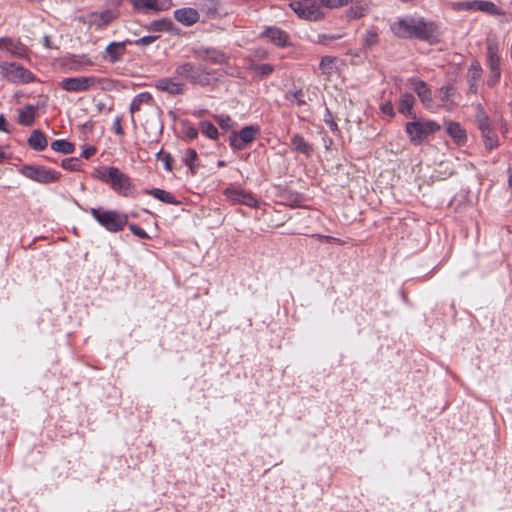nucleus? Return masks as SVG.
<instances>
[{
  "instance_id": "1",
  "label": "nucleus",
  "mask_w": 512,
  "mask_h": 512,
  "mask_svg": "<svg viewBox=\"0 0 512 512\" xmlns=\"http://www.w3.org/2000/svg\"><path fill=\"white\" fill-rule=\"evenodd\" d=\"M392 33L398 38H416L423 41H434L439 37V30L434 22H427L424 18L406 16L399 18L390 25Z\"/></svg>"
},
{
  "instance_id": "2",
  "label": "nucleus",
  "mask_w": 512,
  "mask_h": 512,
  "mask_svg": "<svg viewBox=\"0 0 512 512\" xmlns=\"http://www.w3.org/2000/svg\"><path fill=\"white\" fill-rule=\"evenodd\" d=\"M440 125L433 120L417 118L413 115L411 121L405 124V132L410 142L416 146L423 144L429 136L440 130Z\"/></svg>"
},
{
  "instance_id": "3",
  "label": "nucleus",
  "mask_w": 512,
  "mask_h": 512,
  "mask_svg": "<svg viewBox=\"0 0 512 512\" xmlns=\"http://www.w3.org/2000/svg\"><path fill=\"white\" fill-rule=\"evenodd\" d=\"M175 75L182 82L187 81L192 85L205 87L211 83L212 72L201 64L184 62L176 66Z\"/></svg>"
},
{
  "instance_id": "4",
  "label": "nucleus",
  "mask_w": 512,
  "mask_h": 512,
  "mask_svg": "<svg viewBox=\"0 0 512 512\" xmlns=\"http://www.w3.org/2000/svg\"><path fill=\"white\" fill-rule=\"evenodd\" d=\"M88 212L100 226L108 232L117 233L128 224V216L116 210H104L102 208H90Z\"/></svg>"
},
{
  "instance_id": "5",
  "label": "nucleus",
  "mask_w": 512,
  "mask_h": 512,
  "mask_svg": "<svg viewBox=\"0 0 512 512\" xmlns=\"http://www.w3.org/2000/svg\"><path fill=\"white\" fill-rule=\"evenodd\" d=\"M98 177L109 183L113 190L123 195L132 187L130 178L122 173L117 167H105L98 171Z\"/></svg>"
},
{
  "instance_id": "6",
  "label": "nucleus",
  "mask_w": 512,
  "mask_h": 512,
  "mask_svg": "<svg viewBox=\"0 0 512 512\" xmlns=\"http://www.w3.org/2000/svg\"><path fill=\"white\" fill-rule=\"evenodd\" d=\"M0 73L5 80L15 84H26L35 80L32 72L15 62H0Z\"/></svg>"
},
{
  "instance_id": "7",
  "label": "nucleus",
  "mask_w": 512,
  "mask_h": 512,
  "mask_svg": "<svg viewBox=\"0 0 512 512\" xmlns=\"http://www.w3.org/2000/svg\"><path fill=\"white\" fill-rule=\"evenodd\" d=\"M289 6L301 19L317 21L324 17L317 0H288Z\"/></svg>"
},
{
  "instance_id": "8",
  "label": "nucleus",
  "mask_w": 512,
  "mask_h": 512,
  "mask_svg": "<svg viewBox=\"0 0 512 512\" xmlns=\"http://www.w3.org/2000/svg\"><path fill=\"white\" fill-rule=\"evenodd\" d=\"M289 6L301 19L317 21L324 17L317 0H288Z\"/></svg>"
},
{
  "instance_id": "9",
  "label": "nucleus",
  "mask_w": 512,
  "mask_h": 512,
  "mask_svg": "<svg viewBox=\"0 0 512 512\" xmlns=\"http://www.w3.org/2000/svg\"><path fill=\"white\" fill-rule=\"evenodd\" d=\"M20 173L24 177L41 184L56 182L61 176L60 172L54 169L36 165H24L20 169Z\"/></svg>"
},
{
  "instance_id": "10",
  "label": "nucleus",
  "mask_w": 512,
  "mask_h": 512,
  "mask_svg": "<svg viewBox=\"0 0 512 512\" xmlns=\"http://www.w3.org/2000/svg\"><path fill=\"white\" fill-rule=\"evenodd\" d=\"M260 132L258 125H248L240 131H232L229 135V145L235 151L246 149Z\"/></svg>"
},
{
  "instance_id": "11",
  "label": "nucleus",
  "mask_w": 512,
  "mask_h": 512,
  "mask_svg": "<svg viewBox=\"0 0 512 512\" xmlns=\"http://www.w3.org/2000/svg\"><path fill=\"white\" fill-rule=\"evenodd\" d=\"M98 80L93 76L67 77L62 79L60 87L67 92H85L94 87Z\"/></svg>"
},
{
  "instance_id": "12",
  "label": "nucleus",
  "mask_w": 512,
  "mask_h": 512,
  "mask_svg": "<svg viewBox=\"0 0 512 512\" xmlns=\"http://www.w3.org/2000/svg\"><path fill=\"white\" fill-rule=\"evenodd\" d=\"M224 195L233 204H242L250 208H257L259 205L255 196L244 190L229 187L224 190Z\"/></svg>"
},
{
  "instance_id": "13",
  "label": "nucleus",
  "mask_w": 512,
  "mask_h": 512,
  "mask_svg": "<svg viewBox=\"0 0 512 512\" xmlns=\"http://www.w3.org/2000/svg\"><path fill=\"white\" fill-rule=\"evenodd\" d=\"M261 36L279 48L291 46L289 34L278 27H267L262 31Z\"/></svg>"
},
{
  "instance_id": "14",
  "label": "nucleus",
  "mask_w": 512,
  "mask_h": 512,
  "mask_svg": "<svg viewBox=\"0 0 512 512\" xmlns=\"http://www.w3.org/2000/svg\"><path fill=\"white\" fill-rule=\"evenodd\" d=\"M134 9L137 11L161 12L170 9L173 5L172 0H130Z\"/></svg>"
},
{
  "instance_id": "15",
  "label": "nucleus",
  "mask_w": 512,
  "mask_h": 512,
  "mask_svg": "<svg viewBox=\"0 0 512 512\" xmlns=\"http://www.w3.org/2000/svg\"><path fill=\"white\" fill-rule=\"evenodd\" d=\"M194 54L199 59L215 65H222L228 61L226 53L217 48L200 47L194 50Z\"/></svg>"
},
{
  "instance_id": "16",
  "label": "nucleus",
  "mask_w": 512,
  "mask_h": 512,
  "mask_svg": "<svg viewBox=\"0 0 512 512\" xmlns=\"http://www.w3.org/2000/svg\"><path fill=\"white\" fill-rule=\"evenodd\" d=\"M155 87L170 95H182L186 90L185 84L177 76L161 78L156 81Z\"/></svg>"
},
{
  "instance_id": "17",
  "label": "nucleus",
  "mask_w": 512,
  "mask_h": 512,
  "mask_svg": "<svg viewBox=\"0 0 512 512\" xmlns=\"http://www.w3.org/2000/svg\"><path fill=\"white\" fill-rule=\"evenodd\" d=\"M409 81L411 83L412 89L418 95L423 106L425 108L432 109L434 106V101L432 97V91L427 83L417 78H411Z\"/></svg>"
},
{
  "instance_id": "18",
  "label": "nucleus",
  "mask_w": 512,
  "mask_h": 512,
  "mask_svg": "<svg viewBox=\"0 0 512 512\" xmlns=\"http://www.w3.org/2000/svg\"><path fill=\"white\" fill-rule=\"evenodd\" d=\"M118 17L117 10L107 9L102 12H93L89 14L88 21L90 25L100 29L107 26Z\"/></svg>"
},
{
  "instance_id": "19",
  "label": "nucleus",
  "mask_w": 512,
  "mask_h": 512,
  "mask_svg": "<svg viewBox=\"0 0 512 512\" xmlns=\"http://www.w3.org/2000/svg\"><path fill=\"white\" fill-rule=\"evenodd\" d=\"M483 69L477 60L471 62L467 70L468 93L477 94L478 85L482 79Z\"/></svg>"
},
{
  "instance_id": "20",
  "label": "nucleus",
  "mask_w": 512,
  "mask_h": 512,
  "mask_svg": "<svg viewBox=\"0 0 512 512\" xmlns=\"http://www.w3.org/2000/svg\"><path fill=\"white\" fill-rule=\"evenodd\" d=\"M0 49L15 57H23L26 55V47L19 41L11 38H0Z\"/></svg>"
},
{
  "instance_id": "21",
  "label": "nucleus",
  "mask_w": 512,
  "mask_h": 512,
  "mask_svg": "<svg viewBox=\"0 0 512 512\" xmlns=\"http://www.w3.org/2000/svg\"><path fill=\"white\" fill-rule=\"evenodd\" d=\"M486 56L489 72L492 70H501V58L499 55V47L496 42H488L486 47Z\"/></svg>"
},
{
  "instance_id": "22",
  "label": "nucleus",
  "mask_w": 512,
  "mask_h": 512,
  "mask_svg": "<svg viewBox=\"0 0 512 512\" xmlns=\"http://www.w3.org/2000/svg\"><path fill=\"white\" fill-rule=\"evenodd\" d=\"M175 19L185 25L192 26L199 21V13L193 8H180L174 11Z\"/></svg>"
},
{
  "instance_id": "23",
  "label": "nucleus",
  "mask_w": 512,
  "mask_h": 512,
  "mask_svg": "<svg viewBox=\"0 0 512 512\" xmlns=\"http://www.w3.org/2000/svg\"><path fill=\"white\" fill-rule=\"evenodd\" d=\"M132 44V41L111 42L105 49L111 63L120 61L126 51V46Z\"/></svg>"
},
{
  "instance_id": "24",
  "label": "nucleus",
  "mask_w": 512,
  "mask_h": 512,
  "mask_svg": "<svg viewBox=\"0 0 512 512\" xmlns=\"http://www.w3.org/2000/svg\"><path fill=\"white\" fill-rule=\"evenodd\" d=\"M152 102H153V98L149 92H141V93L137 94L136 96H134V98L132 99L130 106H129V111L131 113V122L133 125L136 124L135 118L133 116L134 113L137 111H140L142 105H145V104L149 105Z\"/></svg>"
},
{
  "instance_id": "25",
  "label": "nucleus",
  "mask_w": 512,
  "mask_h": 512,
  "mask_svg": "<svg viewBox=\"0 0 512 512\" xmlns=\"http://www.w3.org/2000/svg\"><path fill=\"white\" fill-rule=\"evenodd\" d=\"M346 15L349 19H359L370 11V2L368 0H356L351 3Z\"/></svg>"
},
{
  "instance_id": "26",
  "label": "nucleus",
  "mask_w": 512,
  "mask_h": 512,
  "mask_svg": "<svg viewBox=\"0 0 512 512\" xmlns=\"http://www.w3.org/2000/svg\"><path fill=\"white\" fill-rule=\"evenodd\" d=\"M416 102V99L411 93H403L398 101V110L405 117L413 118L415 113L413 112V106Z\"/></svg>"
},
{
  "instance_id": "27",
  "label": "nucleus",
  "mask_w": 512,
  "mask_h": 512,
  "mask_svg": "<svg viewBox=\"0 0 512 512\" xmlns=\"http://www.w3.org/2000/svg\"><path fill=\"white\" fill-rule=\"evenodd\" d=\"M28 145L35 151H43L47 147V138L41 130H33L27 140Z\"/></svg>"
},
{
  "instance_id": "28",
  "label": "nucleus",
  "mask_w": 512,
  "mask_h": 512,
  "mask_svg": "<svg viewBox=\"0 0 512 512\" xmlns=\"http://www.w3.org/2000/svg\"><path fill=\"white\" fill-rule=\"evenodd\" d=\"M476 113H475V120L478 126V129L480 132H488V130L493 129L490 121V117L485 112L483 106L481 104H477L475 106Z\"/></svg>"
},
{
  "instance_id": "29",
  "label": "nucleus",
  "mask_w": 512,
  "mask_h": 512,
  "mask_svg": "<svg viewBox=\"0 0 512 512\" xmlns=\"http://www.w3.org/2000/svg\"><path fill=\"white\" fill-rule=\"evenodd\" d=\"M447 133L458 145H463L467 140L466 131L457 122H449L446 127Z\"/></svg>"
},
{
  "instance_id": "30",
  "label": "nucleus",
  "mask_w": 512,
  "mask_h": 512,
  "mask_svg": "<svg viewBox=\"0 0 512 512\" xmlns=\"http://www.w3.org/2000/svg\"><path fill=\"white\" fill-rule=\"evenodd\" d=\"M291 145L293 149L305 156H311L313 152V147L310 143H308L301 135L295 134L291 138Z\"/></svg>"
},
{
  "instance_id": "31",
  "label": "nucleus",
  "mask_w": 512,
  "mask_h": 512,
  "mask_svg": "<svg viewBox=\"0 0 512 512\" xmlns=\"http://www.w3.org/2000/svg\"><path fill=\"white\" fill-rule=\"evenodd\" d=\"M35 120V107L31 104L26 105L19 111L18 122L26 127L31 126Z\"/></svg>"
},
{
  "instance_id": "32",
  "label": "nucleus",
  "mask_w": 512,
  "mask_h": 512,
  "mask_svg": "<svg viewBox=\"0 0 512 512\" xmlns=\"http://www.w3.org/2000/svg\"><path fill=\"white\" fill-rule=\"evenodd\" d=\"M474 11H481L489 15H500V9L488 0H474Z\"/></svg>"
},
{
  "instance_id": "33",
  "label": "nucleus",
  "mask_w": 512,
  "mask_h": 512,
  "mask_svg": "<svg viewBox=\"0 0 512 512\" xmlns=\"http://www.w3.org/2000/svg\"><path fill=\"white\" fill-rule=\"evenodd\" d=\"M147 193L156 198L157 200L167 204L178 205L180 203L178 200L175 199V197L171 193L163 189L153 188L149 190Z\"/></svg>"
},
{
  "instance_id": "34",
  "label": "nucleus",
  "mask_w": 512,
  "mask_h": 512,
  "mask_svg": "<svg viewBox=\"0 0 512 512\" xmlns=\"http://www.w3.org/2000/svg\"><path fill=\"white\" fill-rule=\"evenodd\" d=\"M51 149L63 154H71L74 152L75 146L65 139H57L51 143Z\"/></svg>"
},
{
  "instance_id": "35",
  "label": "nucleus",
  "mask_w": 512,
  "mask_h": 512,
  "mask_svg": "<svg viewBox=\"0 0 512 512\" xmlns=\"http://www.w3.org/2000/svg\"><path fill=\"white\" fill-rule=\"evenodd\" d=\"M378 42H379V34L376 31V29L371 28V29L367 30L364 34L362 48L366 51L368 49H371L375 45H377Z\"/></svg>"
},
{
  "instance_id": "36",
  "label": "nucleus",
  "mask_w": 512,
  "mask_h": 512,
  "mask_svg": "<svg viewBox=\"0 0 512 512\" xmlns=\"http://www.w3.org/2000/svg\"><path fill=\"white\" fill-rule=\"evenodd\" d=\"M481 137L484 143L485 148L488 151H491L499 146V139L497 135L494 133L493 129L488 130V132H482Z\"/></svg>"
},
{
  "instance_id": "37",
  "label": "nucleus",
  "mask_w": 512,
  "mask_h": 512,
  "mask_svg": "<svg viewBox=\"0 0 512 512\" xmlns=\"http://www.w3.org/2000/svg\"><path fill=\"white\" fill-rule=\"evenodd\" d=\"M200 128L202 133L207 136L209 139L217 140L219 136L218 129L216 126L209 121H202L200 123Z\"/></svg>"
},
{
  "instance_id": "38",
  "label": "nucleus",
  "mask_w": 512,
  "mask_h": 512,
  "mask_svg": "<svg viewBox=\"0 0 512 512\" xmlns=\"http://www.w3.org/2000/svg\"><path fill=\"white\" fill-rule=\"evenodd\" d=\"M171 20L167 18H162L159 20H154L150 23L149 29L157 32L161 31H169L172 27Z\"/></svg>"
},
{
  "instance_id": "39",
  "label": "nucleus",
  "mask_w": 512,
  "mask_h": 512,
  "mask_svg": "<svg viewBox=\"0 0 512 512\" xmlns=\"http://www.w3.org/2000/svg\"><path fill=\"white\" fill-rule=\"evenodd\" d=\"M218 0H199V8L207 14H214L217 12Z\"/></svg>"
},
{
  "instance_id": "40",
  "label": "nucleus",
  "mask_w": 512,
  "mask_h": 512,
  "mask_svg": "<svg viewBox=\"0 0 512 512\" xmlns=\"http://www.w3.org/2000/svg\"><path fill=\"white\" fill-rule=\"evenodd\" d=\"M81 160L77 157L65 158L62 160L61 166L67 171H78L81 167Z\"/></svg>"
},
{
  "instance_id": "41",
  "label": "nucleus",
  "mask_w": 512,
  "mask_h": 512,
  "mask_svg": "<svg viewBox=\"0 0 512 512\" xmlns=\"http://www.w3.org/2000/svg\"><path fill=\"white\" fill-rule=\"evenodd\" d=\"M197 158V152L192 148L187 149L183 157L184 164L189 166L193 173L195 172V161L197 160Z\"/></svg>"
},
{
  "instance_id": "42",
  "label": "nucleus",
  "mask_w": 512,
  "mask_h": 512,
  "mask_svg": "<svg viewBox=\"0 0 512 512\" xmlns=\"http://www.w3.org/2000/svg\"><path fill=\"white\" fill-rule=\"evenodd\" d=\"M319 1H320V7L324 6L329 9L342 8V7L347 6L348 4L353 2V0H319Z\"/></svg>"
},
{
  "instance_id": "43",
  "label": "nucleus",
  "mask_w": 512,
  "mask_h": 512,
  "mask_svg": "<svg viewBox=\"0 0 512 512\" xmlns=\"http://www.w3.org/2000/svg\"><path fill=\"white\" fill-rule=\"evenodd\" d=\"M214 119L223 130H229L234 125L232 118L226 114L215 115Z\"/></svg>"
},
{
  "instance_id": "44",
  "label": "nucleus",
  "mask_w": 512,
  "mask_h": 512,
  "mask_svg": "<svg viewBox=\"0 0 512 512\" xmlns=\"http://www.w3.org/2000/svg\"><path fill=\"white\" fill-rule=\"evenodd\" d=\"M451 8L454 11H474V0L453 2Z\"/></svg>"
},
{
  "instance_id": "45",
  "label": "nucleus",
  "mask_w": 512,
  "mask_h": 512,
  "mask_svg": "<svg viewBox=\"0 0 512 512\" xmlns=\"http://www.w3.org/2000/svg\"><path fill=\"white\" fill-rule=\"evenodd\" d=\"M156 158L157 160L163 162L166 171H172V157L169 153H164L162 150H160L157 152Z\"/></svg>"
},
{
  "instance_id": "46",
  "label": "nucleus",
  "mask_w": 512,
  "mask_h": 512,
  "mask_svg": "<svg viewBox=\"0 0 512 512\" xmlns=\"http://www.w3.org/2000/svg\"><path fill=\"white\" fill-rule=\"evenodd\" d=\"M254 70L260 76H268L273 73L274 66L268 63L258 64L254 66Z\"/></svg>"
},
{
  "instance_id": "47",
  "label": "nucleus",
  "mask_w": 512,
  "mask_h": 512,
  "mask_svg": "<svg viewBox=\"0 0 512 512\" xmlns=\"http://www.w3.org/2000/svg\"><path fill=\"white\" fill-rule=\"evenodd\" d=\"M455 86L451 83L444 85L440 88L441 99L443 101L449 100L455 93Z\"/></svg>"
},
{
  "instance_id": "48",
  "label": "nucleus",
  "mask_w": 512,
  "mask_h": 512,
  "mask_svg": "<svg viewBox=\"0 0 512 512\" xmlns=\"http://www.w3.org/2000/svg\"><path fill=\"white\" fill-rule=\"evenodd\" d=\"M501 78V70H492L489 72L487 77V85L490 88H494L500 81Z\"/></svg>"
},
{
  "instance_id": "49",
  "label": "nucleus",
  "mask_w": 512,
  "mask_h": 512,
  "mask_svg": "<svg viewBox=\"0 0 512 512\" xmlns=\"http://www.w3.org/2000/svg\"><path fill=\"white\" fill-rule=\"evenodd\" d=\"M157 39H158V36H156V35H147V36H143V37L135 40L132 43L137 46H148V45L152 44L153 42H155Z\"/></svg>"
},
{
  "instance_id": "50",
  "label": "nucleus",
  "mask_w": 512,
  "mask_h": 512,
  "mask_svg": "<svg viewBox=\"0 0 512 512\" xmlns=\"http://www.w3.org/2000/svg\"><path fill=\"white\" fill-rule=\"evenodd\" d=\"M129 230L137 237L141 239H148L147 232L136 224H129Z\"/></svg>"
},
{
  "instance_id": "51",
  "label": "nucleus",
  "mask_w": 512,
  "mask_h": 512,
  "mask_svg": "<svg viewBox=\"0 0 512 512\" xmlns=\"http://www.w3.org/2000/svg\"><path fill=\"white\" fill-rule=\"evenodd\" d=\"M324 122L327 124V126L330 128L331 131L336 132L338 131V125L333 120L331 112L327 109L326 113L324 115Z\"/></svg>"
},
{
  "instance_id": "52",
  "label": "nucleus",
  "mask_w": 512,
  "mask_h": 512,
  "mask_svg": "<svg viewBox=\"0 0 512 512\" xmlns=\"http://www.w3.org/2000/svg\"><path fill=\"white\" fill-rule=\"evenodd\" d=\"M183 134L188 140H194L198 137L199 132L197 128L190 125L184 128Z\"/></svg>"
},
{
  "instance_id": "53",
  "label": "nucleus",
  "mask_w": 512,
  "mask_h": 512,
  "mask_svg": "<svg viewBox=\"0 0 512 512\" xmlns=\"http://www.w3.org/2000/svg\"><path fill=\"white\" fill-rule=\"evenodd\" d=\"M332 63H333V60L329 56H325L321 59L320 68L323 71V73H330V71L332 69Z\"/></svg>"
},
{
  "instance_id": "54",
  "label": "nucleus",
  "mask_w": 512,
  "mask_h": 512,
  "mask_svg": "<svg viewBox=\"0 0 512 512\" xmlns=\"http://www.w3.org/2000/svg\"><path fill=\"white\" fill-rule=\"evenodd\" d=\"M316 237L320 241L336 243V244H339V245L343 244V241L341 239L333 237V236L317 234Z\"/></svg>"
},
{
  "instance_id": "55",
  "label": "nucleus",
  "mask_w": 512,
  "mask_h": 512,
  "mask_svg": "<svg viewBox=\"0 0 512 512\" xmlns=\"http://www.w3.org/2000/svg\"><path fill=\"white\" fill-rule=\"evenodd\" d=\"M113 130L119 136L124 135V130L121 126V117L120 116L115 117L114 122H113Z\"/></svg>"
},
{
  "instance_id": "56",
  "label": "nucleus",
  "mask_w": 512,
  "mask_h": 512,
  "mask_svg": "<svg viewBox=\"0 0 512 512\" xmlns=\"http://www.w3.org/2000/svg\"><path fill=\"white\" fill-rule=\"evenodd\" d=\"M381 111L383 114L388 115L389 117L394 116V108L391 102H386L381 106Z\"/></svg>"
},
{
  "instance_id": "57",
  "label": "nucleus",
  "mask_w": 512,
  "mask_h": 512,
  "mask_svg": "<svg viewBox=\"0 0 512 512\" xmlns=\"http://www.w3.org/2000/svg\"><path fill=\"white\" fill-rule=\"evenodd\" d=\"M339 38H340V35L319 34L317 41L319 43H326L327 41L337 40Z\"/></svg>"
},
{
  "instance_id": "58",
  "label": "nucleus",
  "mask_w": 512,
  "mask_h": 512,
  "mask_svg": "<svg viewBox=\"0 0 512 512\" xmlns=\"http://www.w3.org/2000/svg\"><path fill=\"white\" fill-rule=\"evenodd\" d=\"M293 98L297 101L299 105L305 104V101L303 100V93L302 90H296L292 93Z\"/></svg>"
},
{
  "instance_id": "59",
  "label": "nucleus",
  "mask_w": 512,
  "mask_h": 512,
  "mask_svg": "<svg viewBox=\"0 0 512 512\" xmlns=\"http://www.w3.org/2000/svg\"><path fill=\"white\" fill-rule=\"evenodd\" d=\"M95 153H96V148L93 146H89L83 150L82 156L85 157L86 159H88L91 156H93Z\"/></svg>"
},
{
  "instance_id": "60",
  "label": "nucleus",
  "mask_w": 512,
  "mask_h": 512,
  "mask_svg": "<svg viewBox=\"0 0 512 512\" xmlns=\"http://www.w3.org/2000/svg\"><path fill=\"white\" fill-rule=\"evenodd\" d=\"M348 53L350 55L358 57V58H365L366 57V51L363 48L358 49V50H350Z\"/></svg>"
},
{
  "instance_id": "61",
  "label": "nucleus",
  "mask_w": 512,
  "mask_h": 512,
  "mask_svg": "<svg viewBox=\"0 0 512 512\" xmlns=\"http://www.w3.org/2000/svg\"><path fill=\"white\" fill-rule=\"evenodd\" d=\"M0 131L9 132V129L6 127V119L3 115H0Z\"/></svg>"
},
{
  "instance_id": "62",
  "label": "nucleus",
  "mask_w": 512,
  "mask_h": 512,
  "mask_svg": "<svg viewBox=\"0 0 512 512\" xmlns=\"http://www.w3.org/2000/svg\"><path fill=\"white\" fill-rule=\"evenodd\" d=\"M5 159V154L4 152L0 149V163H2Z\"/></svg>"
},
{
  "instance_id": "63",
  "label": "nucleus",
  "mask_w": 512,
  "mask_h": 512,
  "mask_svg": "<svg viewBox=\"0 0 512 512\" xmlns=\"http://www.w3.org/2000/svg\"><path fill=\"white\" fill-rule=\"evenodd\" d=\"M225 165H226L225 161H222V160L218 161V163H217L218 167H224Z\"/></svg>"
},
{
  "instance_id": "64",
  "label": "nucleus",
  "mask_w": 512,
  "mask_h": 512,
  "mask_svg": "<svg viewBox=\"0 0 512 512\" xmlns=\"http://www.w3.org/2000/svg\"><path fill=\"white\" fill-rule=\"evenodd\" d=\"M508 184L512 188V174L509 176Z\"/></svg>"
}]
</instances>
